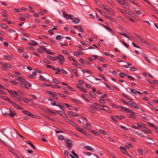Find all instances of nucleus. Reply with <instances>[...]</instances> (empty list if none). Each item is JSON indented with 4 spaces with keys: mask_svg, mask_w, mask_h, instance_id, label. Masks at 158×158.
<instances>
[{
    "mask_svg": "<svg viewBox=\"0 0 158 158\" xmlns=\"http://www.w3.org/2000/svg\"><path fill=\"white\" fill-rule=\"evenodd\" d=\"M66 146L69 149L71 148L72 146V141L71 139H67L65 141Z\"/></svg>",
    "mask_w": 158,
    "mask_h": 158,
    "instance_id": "obj_1",
    "label": "nucleus"
},
{
    "mask_svg": "<svg viewBox=\"0 0 158 158\" xmlns=\"http://www.w3.org/2000/svg\"><path fill=\"white\" fill-rule=\"evenodd\" d=\"M23 112L24 114L28 115L29 116L33 118H37V117H38V116L34 114H33L30 112H29L26 110H23Z\"/></svg>",
    "mask_w": 158,
    "mask_h": 158,
    "instance_id": "obj_2",
    "label": "nucleus"
},
{
    "mask_svg": "<svg viewBox=\"0 0 158 158\" xmlns=\"http://www.w3.org/2000/svg\"><path fill=\"white\" fill-rule=\"evenodd\" d=\"M8 116L11 117H14L16 114V112L15 111L13 110H11V109L8 110Z\"/></svg>",
    "mask_w": 158,
    "mask_h": 158,
    "instance_id": "obj_3",
    "label": "nucleus"
},
{
    "mask_svg": "<svg viewBox=\"0 0 158 158\" xmlns=\"http://www.w3.org/2000/svg\"><path fill=\"white\" fill-rule=\"evenodd\" d=\"M129 102L130 105L134 107L135 108L138 110H139V107L138 105L135 102Z\"/></svg>",
    "mask_w": 158,
    "mask_h": 158,
    "instance_id": "obj_4",
    "label": "nucleus"
},
{
    "mask_svg": "<svg viewBox=\"0 0 158 158\" xmlns=\"http://www.w3.org/2000/svg\"><path fill=\"white\" fill-rule=\"evenodd\" d=\"M6 90L12 97H15L16 98H17V97L15 96V95L16 94H18V93L16 91H14L13 90H9L8 89H6Z\"/></svg>",
    "mask_w": 158,
    "mask_h": 158,
    "instance_id": "obj_5",
    "label": "nucleus"
},
{
    "mask_svg": "<svg viewBox=\"0 0 158 158\" xmlns=\"http://www.w3.org/2000/svg\"><path fill=\"white\" fill-rule=\"evenodd\" d=\"M76 129L79 131V132L82 133L85 135H89L87 134L86 133V132L84 129L81 127H77V128H76Z\"/></svg>",
    "mask_w": 158,
    "mask_h": 158,
    "instance_id": "obj_6",
    "label": "nucleus"
},
{
    "mask_svg": "<svg viewBox=\"0 0 158 158\" xmlns=\"http://www.w3.org/2000/svg\"><path fill=\"white\" fill-rule=\"evenodd\" d=\"M11 103L16 108L18 109L19 110H23V108L21 107L19 105L16 104L14 102H11Z\"/></svg>",
    "mask_w": 158,
    "mask_h": 158,
    "instance_id": "obj_7",
    "label": "nucleus"
},
{
    "mask_svg": "<svg viewBox=\"0 0 158 158\" xmlns=\"http://www.w3.org/2000/svg\"><path fill=\"white\" fill-rule=\"evenodd\" d=\"M130 113L128 114V117L129 118H132L133 119H135V112L132 111H131Z\"/></svg>",
    "mask_w": 158,
    "mask_h": 158,
    "instance_id": "obj_8",
    "label": "nucleus"
},
{
    "mask_svg": "<svg viewBox=\"0 0 158 158\" xmlns=\"http://www.w3.org/2000/svg\"><path fill=\"white\" fill-rule=\"evenodd\" d=\"M68 115L70 117H72L73 116H76L78 117V115L76 114L71 111H69L68 112Z\"/></svg>",
    "mask_w": 158,
    "mask_h": 158,
    "instance_id": "obj_9",
    "label": "nucleus"
},
{
    "mask_svg": "<svg viewBox=\"0 0 158 158\" xmlns=\"http://www.w3.org/2000/svg\"><path fill=\"white\" fill-rule=\"evenodd\" d=\"M120 149L121 152L126 155L128 154V153L126 149L123 147L120 146Z\"/></svg>",
    "mask_w": 158,
    "mask_h": 158,
    "instance_id": "obj_10",
    "label": "nucleus"
},
{
    "mask_svg": "<svg viewBox=\"0 0 158 158\" xmlns=\"http://www.w3.org/2000/svg\"><path fill=\"white\" fill-rule=\"evenodd\" d=\"M28 45H30L36 46L38 45V43L35 41L32 40L31 42L28 43Z\"/></svg>",
    "mask_w": 158,
    "mask_h": 158,
    "instance_id": "obj_11",
    "label": "nucleus"
},
{
    "mask_svg": "<svg viewBox=\"0 0 158 158\" xmlns=\"http://www.w3.org/2000/svg\"><path fill=\"white\" fill-rule=\"evenodd\" d=\"M57 59L59 60H60L62 61V62H64L65 61V58L62 55H59L57 56Z\"/></svg>",
    "mask_w": 158,
    "mask_h": 158,
    "instance_id": "obj_12",
    "label": "nucleus"
},
{
    "mask_svg": "<svg viewBox=\"0 0 158 158\" xmlns=\"http://www.w3.org/2000/svg\"><path fill=\"white\" fill-rule=\"evenodd\" d=\"M117 2H118L119 3H120L121 5L123 6V7L125 8L126 9H127V8L128 7V6L125 4L124 2H122L121 0H117Z\"/></svg>",
    "mask_w": 158,
    "mask_h": 158,
    "instance_id": "obj_13",
    "label": "nucleus"
},
{
    "mask_svg": "<svg viewBox=\"0 0 158 158\" xmlns=\"http://www.w3.org/2000/svg\"><path fill=\"white\" fill-rule=\"evenodd\" d=\"M1 65L2 68L5 70H9L8 68H7V67L6 66V64H4L2 63H1Z\"/></svg>",
    "mask_w": 158,
    "mask_h": 158,
    "instance_id": "obj_14",
    "label": "nucleus"
},
{
    "mask_svg": "<svg viewBox=\"0 0 158 158\" xmlns=\"http://www.w3.org/2000/svg\"><path fill=\"white\" fill-rule=\"evenodd\" d=\"M12 57V56H9L6 55H4L3 56V58L5 60H11L12 59H13Z\"/></svg>",
    "mask_w": 158,
    "mask_h": 158,
    "instance_id": "obj_15",
    "label": "nucleus"
},
{
    "mask_svg": "<svg viewBox=\"0 0 158 158\" xmlns=\"http://www.w3.org/2000/svg\"><path fill=\"white\" fill-rule=\"evenodd\" d=\"M84 54V53L83 52L80 51H78L77 52H74L73 53V55L76 56H78V55H82Z\"/></svg>",
    "mask_w": 158,
    "mask_h": 158,
    "instance_id": "obj_16",
    "label": "nucleus"
},
{
    "mask_svg": "<svg viewBox=\"0 0 158 158\" xmlns=\"http://www.w3.org/2000/svg\"><path fill=\"white\" fill-rule=\"evenodd\" d=\"M72 22L74 23H78L80 22V20L78 18H76L73 19Z\"/></svg>",
    "mask_w": 158,
    "mask_h": 158,
    "instance_id": "obj_17",
    "label": "nucleus"
},
{
    "mask_svg": "<svg viewBox=\"0 0 158 158\" xmlns=\"http://www.w3.org/2000/svg\"><path fill=\"white\" fill-rule=\"evenodd\" d=\"M15 77L18 79V80H19L20 81H21L23 82H25V80L23 79V78H22V77L19 76H17V75H16L15 76Z\"/></svg>",
    "mask_w": 158,
    "mask_h": 158,
    "instance_id": "obj_18",
    "label": "nucleus"
},
{
    "mask_svg": "<svg viewBox=\"0 0 158 158\" xmlns=\"http://www.w3.org/2000/svg\"><path fill=\"white\" fill-rule=\"evenodd\" d=\"M148 45H150L151 47L156 50V51H158V48H157L155 45L151 44L149 43Z\"/></svg>",
    "mask_w": 158,
    "mask_h": 158,
    "instance_id": "obj_19",
    "label": "nucleus"
},
{
    "mask_svg": "<svg viewBox=\"0 0 158 158\" xmlns=\"http://www.w3.org/2000/svg\"><path fill=\"white\" fill-rule=\"evenodd\" d=\"M85 148L87 150H89L92 152H94L95 150L89 146H86Z\"/></svg>",
    "mask_w": 158,
    "mask_h": 158,
    "instance_id": "obj_20",
    "label": "nucleus"
},
{
    "mask_svg": "<svg viewBox=\"0 0 158 158\" xmlns=\"http://www.w3.org/2000/svg\"><path fill=\"white\" fill-rule=\"evenodd\" d=\"M143 131L144 133H151V131L150 130L145 127L144 128V129Z\"/></svg>",
    "mask_w": 158,
    "mask_h": 158,
    "instance_id": "obj_21",
    "label": "nucleus"
},
{
    "mask_svg": "<svg viewBox=\"0 0 158 158\" xmlns=\"http://www.w3.org/2000/svg\"><path fill=\"white\" fill-rule=\"evenodd\" d=\"M88 110L91 113H97V112L91 108L90 107H87Z\"/></svg>",
    "mask_w": 158,
    "mask_h": 158,
    "instance_id": "obj_22",
    "label": "nucleus"
},
{
    "mask_svg": "<svg viewBox=\"0 0 158 158\" xmlns=\"http://www.w3.org/2000/svg\"><path fill=\"white\" fill-rule=\"evenodd\" d=\"M133 9L134 11H135L136 13L138 15H140L142 14V12L140 10H137L136 8H133Z\"/></svg>",
    "mask_w": 158,
    "mask_h": 158,
    "instance_id": "obj_23",
    "label": "nucleus"
},
{
    "mask_svg": "<svg viewBox=\"0 0 158 158\" xmlns=\"http://www.w3.org/2000/svg\"><path fill=\"white\" fill-rule=\"evenodd\" d=\"M139 40H141L142 42L146 44H149V42L148 41L146 40L145 39L142 38V37H141V38H140Z\"/></svg>",
    "mask_w": 158,
    "mask_h": 158,
    "instance_id": "obj_24",
    "label": "nucleus"
},
{
    "mask_svg": "<svg viewBox=\"0 0 158 158\" xmlns=\"http://www.w3.org/2000/svg\"><path fill=\"white\" fill-rule=\"evenodd\" d=\"M19 85L20 86H21L22 87H23V88H26L28 89V88L27 86L23 82L19 83Z\"/></svg>",
    "mask_w": 158,
    "mask_h": 158,
    "instance_id": "obj_25",
    "label": "nucleus"
},
{
    "mask_svg": "<svg viewBox=\"0 0 158 158\" xmlns=\"http://www.w3.org/2000/svg\"><path fill=\"white\" fill-rule=\"evenodd\" d=\"M101 13L102 14V15L105 17L106 18L107 17H108V16L109 15L108 14H106L104 11H102V12H101Z\"/></svg>",
    "mask_w": 158,
    "mask_h": 158,
    "instance_id": "obj_26",
    "label": "nucleus"
},
{
    "mask_svg": "<svg viewBox=\"0 0 158 158\" xmlns=\"http://www.w3.org/2000/svg\"><path fill=\"white\" fill-rule=\"evenodd\" d=\"M126 77L130 80L134 81L135 80V78L131 76H129L128 75H127Z\"/></svg>",
    "mask_w": 158,
    "mask_h": 158,
    "instance_id": "obj_27",
    "label": "nucleus"
},
{
    "mask_svg": "<svg viewBox=\"0 0 158 158\" xmlns=\"http://www.w3.org/2000/svg\"><path fill=\"white\" fill-rule=\"evenodd\" d=\"M127 75L123 73H120L119 74V76L121 78L124 77L126 76Z\"/></svg>",
    "mask_w": 158,
    "mask_h": 158,
    "instance_id": "obj_28",
    "label": "nucleus"
},
{
    "mask_svg": "<svg viewBox=\"0 0 158 158\" xmlns=\"http://www.w3.org/2000/svg\"><path fill=\"white\" fill-rule=\"evenodd\" d=\"M70 99L73 101L75 103H80V101L76 99H74L72 98H71Z\"/></svg>",
    "mask_w": 158,
    "mask_h": 158,
    "instance_id": "obj_29",
    "label": "nucleus"
},
{
    "mask_svg": "<svg viewBox=\"0 0 158 158\" xmlns=\"http://www.w3.org/2000/svg\"><path fill=\"white\" fill-rule=\"evenodd\" d=\"M109 13L112 16L115 15V12L112 9H110V11H109Z\"/></svg>",
    "mask_w": 158,
    "mask_h": 158,
    "instance_id": "obj_30",
    "label": "nucleus"
},
{
    "mask_svg": "<svg viewBox=\"0 0 158 158\" xmlns=\"http://www.w3.org/2000/svg\"><path fill=\"white\" fill-rule=\"evenodd\" d=\"M64 154L66 158H69V152L68 151L66 150H64Z\"/></svg>",
    "mask_w": 158,
    "mask_h": 158,
    "instance_id": "obj_31",
    "label": "nucleus"
},
{
    "mask_svg": "<svg viewBox=\"0 0 158 158\" xmlns=\"http://www.w3.org/2000/svg\"><path fill=\"white\" fill-rule=\"evenodd\" d=\"M65 105L67 106L68 107L70 110H73L74 109V107L70 105H69L66 103H65Z\"/></svg>",
    "mask_w": 158,
    "mask_h": 158,
    "instance_id": "obj_32",
    "label": "nucleus"
},
{
    "mask_svg": "<svg viewBox=\"0 0 158 158\" xmlns=\"http://www.w3.org/2000/svg\"><path fill=\"white\" fill-rule=\"evenodd\" d=\"M1 26L2 28L4 29H6L8 27L7 25L3 23L1 24Z\"/></svg>",
    "mask_w": 158,
    "mask_h": 158,
    "instance_id": "obj_33",
    "label": "nucleus"
},
{
    "mask_svg": "<svg viewBox=\"0 0 158 158\" xmlns=\"http://www.w3.org/2000/svg\"><path fill=\"white\" fill-rule=\"evenodd\" d=\"M49 100L52 102H51V104L52 105L56 106H57V105L56 104L55 102L54 101L51 99H49Z\"/></svg>",
    "mask_w": 158,
    "mask_h": 158,
    "instance_id": "obj_34",
    "label": "nucleus"
},
{
    "mask_svg": "<svg viewBox=\"0 0 158 158\" xmlns=\"http://www.w3.org/2000/svg\"><path fill=\"white\" fill-rule=\"evenodd\" d=\"M111 106L112 107H113L115 108H118V109L119 108V106L117 105H116L115 104L111 103Z\"/></svg>",
    "mask_w": 158,
    "mask_h": 158,
    "instance_id": "obj_35",
    "label": "nucleus"
},
{
    "mask_svg": "<svg viewBox=\"0 0 158 158\" xmlns=\"http://www.w3.org/2000/svg\"><path fill=\"white\" fill-rule=\"evenodd\" d=\"M72 71L73 72L75 73V75L76 77H78V74L77 73V71L76 69H73L72 70Z\"/></svg>",
    "mask_w": 158,
    "mask_h": 158,
    "instance_id": "obj_36",
    "label": "nucleus"
},
{
    "mask_svg": "<svg viewBox=\"0 0 158 158\" xmlns=\"http://www.w3.org/2000/svg\"><path fill=\"white\" fill-rule=\"evenodd\" d=\"M39 79L41 81H46V79L42 75H40L39 76Z\"/></svg>",
    "mask_w": 158,
    "mask_h": 158,
    "instance_id": "obj_37",
    "label": "nucleus"
},
{
    "mask_svg": "<svg viewBox=\"0 0 158 158\" xmlns=\"http://www.w3.org/2000/svg\"><path fill=\"white\" fill-rule=\"evenodd\" d=\"M69 15L67 14L65 12H63V16L64 17H65L67 19H68V18Z\"/></svg>",
    "mask_w": 158,
    "mask_h": 158,
    "instance_id": "obj_38",
    "label": "nucleus"
},
{
    "mask_svg": "<svg viewBox=\"0 0 158 158\" xmlns=\"http://www.w3.org/2000/svg\"><path fill=\"white\" fill-rule=\"evenodd\" d=\"M91 130H92L91 132H92V133L93 134H95V135H100V134L98 132H97L96 131H94L93 130L91 129Z\"/></svg>",
    "mask_w": 158,
    "mask_h": 158,
    "instance_id": "obj_39",
    "label": "nucleus"
},
{
    "mask_svg": "<svg viewBox=\"0 0 158 158\" xmlns=\"http://www.w3.org/2000/svg\"><path fill=\"white\" fill-rule=\"evenodd\" d=\"M6 66L7 67V68H10L11 69H13V66L10 63H8L7 64H6Z\"/></svg>",
    "mask_w": 158,
    "mask_h": 158,
    "instance_id": "obj_40",
    "label": "nucleus"
},
{
    "mask_svg": "<svg viewBox=\"0 0 158 158\" xmlns=\"http://www.w3.org/2000/svg\"><path fill=\"white\" fill-rule=\"evenodd\" d=\"M94 104H95V105H96L97 106H100V107H106L107 108H108V107L107 106H105L104 105H100L98 103H94Z\"/></svg>",
    "mask_w": 158,
    "mask_h": 158,
    "instance_id": "obj_41",
    "label": "nucleus"
},
{
    "mask_svg": "<svg viewBox=\"0 0 158 158\" xmlns=\"http://www.w3.org/2000/svg\"><path fill=\"white\" fill-rule=\"evenodd\" d=\"M71 152L73 154V155L74 156H75L76 158H79V156L77 154L75 153L74 150H72Z\"/></svg>",
    "mask_w": 158,
    "mask_h": 158,
    "instance_id": "obj_42",
    "label": "nucleus"
},
{
    "mask_svg": "<svg viewBox=\"0 0 158 158\" xmlns=\"http://www.w3.org/2000/svg\"><path fill=\"white\" fill-rule=\"evenodd\" d=\"M22 100L25 102H29L30 101L29 99L25 98H22Z\"/></svg>",
    "mask_w": 158,
    "mask_h": 158,
    "instance_id": "obj_43",
    "label": "nucleus"
},
{
    "mask_svg": "<svg viewBox=\"0 0 158 158\" xmlns=\"http://www.w3.org/2000/svg\"><path fill=\"white\" fill-rule=\"evenodd\" d=\"M89 93L93 98H94L96 97V96L95 94L91 91L89 92Z\"/></svg>",
    "mask_w": 158,
    "mask_h": 158,
    "instance_id": "obj_44",
    "label": "nucleus"
},
{
    "mask_svg": "<svg viewBox=\"0 0 158 158\" xmlns=\"http://www.w3.org/2000/svg\"><path fill=\"white\" fill-rule=\"evenodd\" d=\"M119 127H120L124 131H127L128 130V129L127 128L122 125H120L119 126Z\"/></svg>",
    "mask_w": 158,
    "mask_h": 158,
    "instance_id": "obj_45",
    "label": "nucleus"
},
{
    "mask_svg": "<svg viewBox=\"0 0 158 158\" xmlns=\"http://www.w3.org/2000/svg\"><path fill=\"white\" fill-rule=\"evenodd\" d=\"M128 144V145H125V147L127 149H128L130 148L131 147H132V145L130 143H127Z\"/></svg>",
    "mask_w": 158,
    "mask_h": 158,
    "instance_id": "obj_46",
    "label": "nucleus"
},
{
    "mask_svg": "<svg viewBox=\"0 0 158 158\" xmlns=\"http://www.w3.org/2000/svg\"><path fill=\"white\" fill-rule=\"evenodd\" d=\"M138 126V127H139L140 128H141L142 127H144V124H143V123H140V124H136Z\"/></svg>",
    "mask_w": 158,
    "mask_h": 158,
    "instance_id": "obj_47",
    "label": "nucleus"
},
{
    "mask_svg": "<svg viewBox=\"0 0 158 158\" xmlns=\"http://www.w3.org/2000/svg\"><path fill=\"white\" fill-rule=\"evenodd\" d=\"M64 137L62 135H59L58 138L60 140H63L64 139Z\"/></svg>",
    "mask_w": 158,
    "mask_h": 158,
    "instance_id": "obj_48",
    "label": "nucleus"
},
{
    "mask_svg": "<svg viewBox=\"0 0 158 158\" xmlns=\"http://www.w3.org/2000/svg\"><path fill=\"white\" fill-rule=\"evenodd\" d=\"M124 110H123L125 112L127 113H129L131 112V111L130 110L126 107H125V108H124Z\"/></svg>",
    "mask_w": 158,
    "mask_h": 158,
    "instance_id": "obj_49",
    "label": "nucleus"
},
{
    "mask_svg": "<svg viewBox=\"0 0 158 158\" xmlns=\"http://www.w3.org/2000/svg\"><path fill=\"white\" fill-rule=\"evenodd\" d=\"M102 26L104 27L107 31H109V30H111L110 28V27H109L108 26H106L104 24H103Z\"/></svg>",
    "mask_w": 158,
    "mask_h": 158,
    "instance_id": "obj_50",
    "label": "nucleus"
},
{
    "mask_svg": "<svg viewBox=\"0 0 158 158\" xmlns=\"http://www.w3.org/2000/svg\"><path fill=\"white\" fill-rule=\"evenodd\" d=\"M128 14L129 15H130V16H131L132 17H134L135 16V15L134 14H133V13H132V12L130 11H128Z\"/></svg>",
    "mask_w": 158,
    "mask_h": 158,
    "instance_id": "obj_51",
    "label": "nucleus"
},
{
    "mask_svg": "<svg viewBox=\"0 0 158 158\" xmlns=\"http://www.w3.org/2000/svg\"><path fill=\"white\" fill-rule=\"evenodd\" d=\"M110 156H112V158H115V154L112 152H109Z\"/></svg>",
    "mask_w": 158,
    "mask_h": 158,
    "instance_id": "obj_52",
    "label": "nucleus"
},
{
    "mask_svg": "<svg viewBox=\"0 0 158 158\" xmlns=\"http://www.w3.org/2000/svg\"><path fill=\"white\" fill-rule=\"evenodd\" d=\"M144 59H145V60L146 61L148 62V63H150V60L148 59V57L146 56H144Z\"/></svg>",
    "mask_w": 158,
    "mask_h": 158,
    "instance_id": "obj_53",
    "label": "nucleus"
},
{
    "mask_svg": "<svg viewBox=\"0 0 158 158\" xmlns=\"http://www.w3.org/2000/svg\"><path fill=\"white\" fill-rule=\"evenodd\" d=\"M56 71L55 72V73L57 74H59V73L60 72L61 70L58 68H56Z\"/></svg>",
    "mask_w": 158,
    "mask_h": 158,
    "instance_id": "obj_54",
    "label": "nucleus"
},
{
    "mask_svg": "<svg viewBox=\"0 0 158 158\" xmlns=\"http://www.w3.org/2000/svg\"><path fill=\"white\" fill-rule=\"evenodd\" d=\"M44 61L45 63H47L48 64H51V62L50 61L48 60L47 59H44Z\"/></svg>",
    "mask_w": 158,
    "mask_h": 158,
    "instance_id": "obj_55",
    "label": "nucleus"
},
{
    "mask_svg": "<svg viewBox=\"0 0 158 158\" xmlns=\"http://www.w3.org/2000/svg\"><path fill=\"white\" fill-rule=\"evenodd\" d=\"M46 111L47 112L53 114H55V113L54 112L53 110L48 109L46 110Z\"/></svg>",
    "mask_w": 158,
    "mask_h": 158,
    "instance_id": "obj_56",
    "label": "nucleus"
},
{
    "mask_svg": "<svg viewBox=\"0 0 158 158\" xmlns=\"http://www.w3.org/2000/svg\"><path fill=\"white\" fill-rule=\"evenodd\" d=\"M121 42L127 48H128L129 47L128 45L125 42L123 41H121Z\"/></svg>",
    "mask_w": 158,
    "mask_h": 158,
    "instance_id": "obj_57",
    "label": "nucleus"
},
{
    "mask_svg": "<svg viewBox=\"0 0 158 158\" xmlns=\"http://www.w3.org/2000/svg\"><path fill=\"white\" fill-rule=\"evenodd\" d=\"M79 61L82 64H84L85 63V61L84 60L82 59L81 58L79 60Z\"/></svg>",
    "mask_w": 158,
    "mask_h": 158,
    "instance_id": "obj_58",
    "label": "nucleus"
},
{
    "mask_svg": "<svg viewBox=\"0 0 158 158\" xmlns=\"http://www.w3.org/2000/svg\"><path fill=\"white\" fill-rule=\"evenodd\" d=\"M24 82L26 84V85H27L29 87H31V84L30 83H29L28 82L26 81H25V82Z\"/></svg>",
    "mask_w": 158,
    "mask_h": 158,
    "instance_id": "obj_59",
    "label": "nucleus"
},
{
    "mask_svg": "<svg viewBox=\"0 0 158 158\" xmlns=\"http://www.w3.org/2000/svg\"><path fill=\"white\" fill-rule=\"evenodd\" d=\"M137 91L134 89H131V93H133V94H136L137 93Z\"/></svg>",
    "mask_w": 158,
    "mask_h": 158,
    "instance_id": "obj_60",
    "label": "nucleus"
},
{
    "mask_svg": "<svg viewBox=\"0 0 158 158\" xmlns=\"http://www.w3.org/2000/svg\"><path fill=\"white\" fill-rule=\"evenodd\" d=\"M80 90L84 93L87 92V90L85 89H84L82 88H81L80 89Z\"/></svg>",
    "mask_w": 158,
    "mask_h": 158,
    "instance_id": "obj_61",
    "label": "nucleus"
},
{
    "mask_svg": "<svg viewBox=\"0 0 158 158\" xmlns=\"http://www.w3.org/2000/svg\"><path fill=\"white\" fill-rule=\"evenodd\" d=\"M99 101L101 103H104L106 102L104 101V99L102 98H100V99L99 100Z\"/></svg>",
    "mask_w": 158,
    "mask_h": 158,
    "instance_id": "obj_62",
    "label": "nucleus"
},
{
    "mask_svg": "<svg viewBox=\"0 0 158 158\" xmlns=\"http://www.w3.org/2000/svg\"><path fill=\"white\" fill-rule=\"evenodd\" d=\"M110 118L113 120V121H114L115 122H116V123H118V122L114 118V117L112 116H110Z\"/></svg>",
    "mask_w": 158,
    "mask_h": 158,
    "instance_id": "obj_63",
    "label": "nucleus"
},
{
    "mask_svg": "<svg viewBox=\"0 0 158 158\" xmlns=\"http://www.w3.org/2000/svg\"><path fill=\"white\" fill-rule=\"evenodd\" d=\"M144 151L143 150V149H139L138 150L139 153L141 154H143V153Z\"/></svg>",
    "mask_w": 158,
    "mask_h": 158,
    "instance_id": "obj_64",
    "label": "nucleus"
}]
</instances>
